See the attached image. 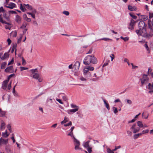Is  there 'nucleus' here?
Masks as SVG:
<instances>
[{
    "mask_svg": "<svg viewBox=\"0 0 153 153\" xmlns=\"http://www.w3.org/2000/svg\"><path fill=\"white\" fill-rule=\"evenodd\" d=\"M9 56V54L8 53H4V56L2 57L1 59L3 60H4L6 58H8Z\"/></svg>",
    "mask_w": 153,
    "mask_h": 153,
    "instance_id": "412c9836",
    "label": "nucleus"
},
{
    "mask_svg": "<svg viewBox=\"0 0 153 153\" xmlns=\"http://www.w3.org/2000/svg\"><path fill=\"white\" fill-rule=\"evenodd\" d=\"M136 22V21H135L133 19H131L128 26V29L131 30L134 29V26L135 25Z\"/></svg>",
    "mask_w": 153,
    "mask_h": 153,
    "instance_id": "0eeeda50",
    "label": "nucleus"
},
{
    "mask_svg": "<svg viewBox=\"0 0 153 153\" xmlns=\"http://www.w3.org/2000/svg\"><path fill=\"white\" fill-rule=\"evenodd\" d=\"M137 35L139 36H141L147 39V34L146 28L140 30H137L135 31Z\"/></svg>",
    "mask_w": 153,
    "mask_h": 153,
    "instance_id": "f03ea898",
    "label": "nucleus"
},
{
    "mask_svg": "<svg viewBox=\"0 0 153 153\" xmlns=\"http://www.w3.org/2000/svg\"><path fill=\"white\" fill-rule=\"evenodd\" d=\"M0 22L3 24H7L5 25V28L6 29L10 30L11 28V24L10 23L7 22L6 21H4L2 18L1 15H0Z\"/></svg>",
    "mask_w": 153,
    "mask_h": 153,
    "instance_id": "39448f33",
    "label": "nucleus"
},
{
    "mask_svg": "<svg viewBox=\"0 0 153 153\" xmlns=\"http://www.w3.org/2000/svg\"><path fill=\"white\" fill-rule=\"evenodd\" d=\"M4 6L7 8H10L11 9H12L16 7V4L14 3L11 2L8 4V6L5 5Z\"/></svg>",
    "mask_w": 153,
    "mask_h": 153,
    "instance_id": "f8f14e48",
    "label": "nucleus"
},
{
    "mask_svg": "<svg viewBox=\"0 0 153 153\" xmlns=\"http://www.w3.org/2000/svg\"><path fill=\"white\" fill-rule=\"evenodd\" d=\"M20 70L21 71H23L25 70H27L28 69V68L27 67H25L22 66H21L20 67Z\"/></svg>",
    "mask_w": 153,
    "mask_h": 153,
    "instance_id": "4d7b16f0",
    "label": "nucleus"
},
{
    "mask_svg": "<svg viewBox=\"0 0 153 153\" xmlns=\"http://www.w3.org/2000/svg\"><path fill=\"white\" fill-rule=\"evenodd\" d=\"M136 126V123L134 124L131 127V129H133V132L134 133H135L137 132H138L140 130V128H135Z\"/></svg>",
    "mask_w": 153,
    "mask_h": 153,
    "instance_id": "1a4fd4ad",
    "label": "nucleus"
},
{
    "mask_svg": "<svg viewBox=\"0 0 153 153\" xmlns=\"http://www.w3.org/2000/svg\"><path fill=\"white\" fill-rule=\"evenodd\" d=\"M149 80V78L148 77L147 75L143 74V78L140 79L141 86L146 85L148 83Z\"/></svg>",
    "mask_w": 153,
    "mask_h": 153,
    "instance_id": "7ed1b4c3",
    "label": "nucleus"
},
{
    "mask_svg": "<svg viewBox=\"0 0 153 153\" xmlns=\"http://www.w3.org/2000/svg\"><path fill=\"white\" fill-rule=\"evenodd\" d=\"M37 70V69L36 68L35 69H32L30 70V71L33 74H34L35 72H37V71H36Z\"/></svg>",
    "mask_w": 153,
    "mask_h": 153,
    "instance_id": "6e6d98bb",
    "label": "nucleus"
},
{
    "mask_svg": "<svg viewBox=\"0 0 153 153\" xmlns=\"http://www.w3.org/2000/svg\"><path fill=\"white\" fill-rule=\"evenodd\" d=\"M114 151L112 150H111V149L109 148H108L107 149V152L108 153H114Z\"/></svg>",
    "mask_w": 153,
    "mask_h": 153,
    "instance_id": "37998d69",
    "label": "nucleus"
},
{
    "mask_svg": "<svg viewBox=\"0 0 153 153\" xmlns=\"http://www.w3.org/2000/svg\"><path fill=\"white\" fill-rule=\"evenodd\" d=\"M3 16L7 22H10V15L8 14V12L6 11V12L4 13Z\"/></svg>",
    "mask_w": 153,
    "mask_h": 153,
    "instance_id": "ddd939ff",
    "label": "nucleus"
},
{
    "mask_svg": "<svg viewBox=\"0 0 153 153\" xmlns=\"http://www.w3.org/2000/svg\"><path fill=\"white\" fill-rule=\"evenodd\" d=\"M137 126H139L140 128H141L143 126V125L142 123L140 121H138L137 122Z\"/></svg>",
    "mask_w": 153,
    "mask_h": 153,
    "instance_id": "cd10ccee",
    "label": "nucleus"
},
{
    "mask_svg": "<svg viewBox=\"0 0 153 153\" xmlns=\"http://www.w3.org/2000/svg\"><path fill=\"white\" fill-rule=\"evenodd\" d=\"M80 65V63L78 61H76L74 63L73 68L75 70V72H76L79 70Z\"/></svg>",
    "mask_w": 153,
    "mask_h": 153,
    "instance_id": "6e6552de",
    "label": "nucleus"
},
{
    "mask_svg": "<svg viewBox=\"0 0 153 153\" xmlns=\"http://www.w3.org/2000/svg\"><path fill=\"white\" fill-rule=\"evenodd\" d=\"M149 116V114H148L147 116H146L144 114V113H143L142 114V116L145 119H147L148 118Z\"/></svg>",
    "mask_w": 153,
    "mask_h": 153,
    "instance_id": "0e129e2a",
    "label": "nucleus"
},
{
    "mask_svg": "<svg viewBox=\"0 0 153 153\" xmlns=\"http://www.w3.org/2000/svg\"><path fill=\"white\" fill-rule=\"evenodd\" d=\"M142 134L141 133H138L137 134H135L134 136V139H135L138 138L140 135Z\"/></svg>",
    "mask_w": 153,
    "mask_h": 153,
    "instance_id": "f704fd0d",
    "label": "nucleus"
},
{
    "mask_svg": "<svg viewBox=\"0 0 153 153\" xmlns=\"http://www.w3.org/2000/svg\"><path fill=\"white\" fill-rule=\"evenodd\" d=\"M149 18L150 19L153 17V13L150 12H149Z\"/></svg>",
    "mask_w": 153,
    "mask_h": 153,
    "instance_id": "052dcab7",
    "label": "nucleus"
},
{
    "mask_svg": "<svg viewBox=\"0 0 153 153\" xmlns=\"http://www.w3.org/2000/svg\"><path fill=\"white\" fill-rule=\"evenodd\" d=\"M6 64L7 63L5 62H4L1 65V68L2 69L4 68Z\"/></svg>",
    "mask_w": 153,
    "mask_h": 153,
    "instance_id": "603ef678",
    "label": "nucleus"
},
{
    "mask_svg": "<svg viewBox=\"0 0 153 153\" xmlns=\"http://www.w3.org/2000/svg\"><path fill=\"white\" fill-rule=\"evenodd\" d=\"M12 137H11V139H12V140H13V143H15L16 141V140L14 139V134H12Z\"/></svg>",
    "mask_w": 153,
    "mask_h": 153,
    "instance_id": "774afa93",
    "label": "nucleus"
},
{
    "mask_svg": "<svg viewBox=\"0 0 153 153\" xmlns=\"http://www.w3.org/2000/svg\"><path fill=\"white\" fill-rule=\"evenodd\" d=\"M87 68L88 69V71H93L94 70V68L93 67L90 66H88L87 67Z\"/></svg>",
    "mask_w": 153,
    "mask_h": 153,
    "instance_id": "58836bf2",
    "label": "nucleus"
},
{
    "mask_svg": "<svg viewBox=\"0 0 153 153\" xmlns=\"http://www.w3.org/2000/svg\"><path fill=\"white\" fill-rule=\"evenodd\" d=\"M72 125V122L71 121H70V122L67 123H66V124H65L64 125V126H65L66 127L69 126H71Z\"/></svg>",
    "mask_w": 153,
    "mask_h": 153,
    "instance_id": "09e8293b",
    "label": "nucleus"
},
{
    "mask_svg": "<svg viewBox=\"0 0 153 153\" xmlns=\"http://www.w3.org/2000/svg\"><path fill=\"white\" fill-rule=\"evenodd\" d=\"M56 100L60 104H63V102L62 101V100L61 99L56 98Z\"/></svg>",
    "mask_w": 153,
    "mask_h": 153,
    "instance_id": "69168bd1",
    "label": "nucleus"
},
{
    "mask_svg": "<svg viewBox=\"0 0 153 153\" xmlns=\"http://www.w3.org/2000/svg\"><path fill=\"white\" fill-rule=\"evenodd\" d=\"M128 9L131 11H135L137 10V8L135 6H132L129 5L128 6Z\"/></svg>",
    "mask_w": 153,
    "mask_h": 153,
    "instance_id": "dca6fc26",
    "label": "nucleus"
},
{
    "mask_svg": "<svg viewBox=\"0 0 153 153\" xmlns=\"http://www.w3.org/2000/svg\"><path fill=\"white\" fill-rule=\"evenodd\" d=\"M6 112L4 111H2L0 113V116L3 117L5 114Z\"/></svg>",
    "mask_w": 153,
    "mask_h": 153,
    "instance_id": "a18cd8bd",
    "label": "nucleus"
},
{
    "mask_svg": "<svg viewBox=\"0 0 153 153\" xmlns=\"http://www.w3.org/2000/svg\"><path fill=\"white\" fill-rule=\"evenodd\" d=\"M5 149L7 152L10 153L11 152V150L10 149V146L9 145H7L5 147Z\"/></svg>",
    "mask_w": 153,
    "mask_h": 153,
    "instance_id": "b1692460",
    "label": "nucleus"
},
{
    "mask_svg": "<svg viewBox=\"0 0 153 153\" xmlns=\"http://www.w3.org/2000/svg\"><path fill=\"white\" fill-rule=\"evenodd\" d=\"M144 46L145 47V48H146V50L148 51H149V47L147 45V43H146L144 45Z\"/></svg>",
    "mask_w": 153,
    "mask_h": 153,
    "instance_id": "e2e57ef3",
    "label": "nucleus"
},
{
    "mask_svg": "<svg viewBox=\"0 0 153 153\" xmlns=\"http://www.w3.org/2000/svg\"><path fill=\"white\" fill-rule=\"evenodd\" d=\"M6 10H4L3 9V8L2 7H0V12H2L3 13H5L6 12Z\"/></svg>",
    "mask_w": 153,
    "mask_h": 153,
    "instance_id": "8fccbe9b",
    "label": "nucleus"
},
{
    "mask_svg": "<svg viewBox=\"0 0 153 153\" xmlns=\"http://www.w3.org/2000/svg\"><path fill=\"white\" fill-rule=\"evenodd\" d=\"M121 147L120 146H115V148L114 149H113V150L114 151H116L117 149H120L121 148Z\"/></svg>",
    "mask_w": 153,
    "mask_h": 153,
    "instance_id": "338daca9",
    "label": "nucleus"
},
{
    "mask_svg": "<svg viewBox=\"0 0 153 153\" xmlns=\"http://www.w3.org/2000/svg\"><path fill=\"white\" fill-rule=\"evenodd\" d=\"M32 77L33 78L37 79L39 77V75L38 74L36 73L33 75Z\"/></svg>",
    "mask_w": 153,
    "mask_h": 153,
    "instance_id": "a878e982",
    "label": "nucleus"
},
{
    "mask_svg": "<svg viewBox=\"0 0 153 153\" xmlns=\"http://www.w3.org/2000/svg\"><path fill=\"white\" fill-rule=\"evenodd\" d=\"M126 102L128 104L131 105L132 103V102L130 100L126 99Z\"/></svg>",
    "mask_w": 153,
    "mask_h": 153,
    "instance_id": "3c124183",
    "label": "nucleus"
},
{
    "mask_svg": "<svg viewBox=\"0 0 153 153\" xmlns=\"http://www.w3.org/2000/svg\"><path fill=\"white\" fill-rule=\"evenodd\" d=\"M15 21L17 23L19 24L21 22V17L18 15H16V17Z\"/></svg>",
    "mask_w": 153,
    "mask_h": 153,
    "instance_id": "a211bd4d",
    "label": "nucleus"
},
{
    "mask_svg": "<svg viewBox=\"0 0 153 153\" xmlns=\"http://www.w3.org/2000/svg\"><path fill=\"white\" fill-rule=\"evenodd\" d=\"M16 44L13 43L12 44V49L11 51L12 53H13V52L15 50V54H16Z\"/></svg>",
    "mask_w": 153,
    "mask_h": 153,
    "instance_id": "f3484780",
    "label": "nucleus"
},
{
    "mask_svg": "<svg viewBox=\"0 0 153 153\" xmlns=\"http://www.w3.org/2000/svg\"><path fill=\"white\" fill-rule=\"evenodd\" d=\"M7 128L9 130V131L10 132H11V126L10 124H8L7 125Z\"/></svg>",
    "mask_w": 153,
    "mask_h": 153,
    "instance_id": "864d4df0",
    "label": "nucleus"
},
{
    "mask_svg": "<svg viewBox=\"0 0 153 153\" xmlns=\"http://www.w3.org/2000/svg\"><path fill=\"white\" fill-rule=\"evenodd\" d=\"M22 65L23 66L25 65L26 64V62L23 57H22Z\"/></svg>",
    "mask_w": 153,
    "mask_h": 153,
    "instance_id": "79ce46f5",
    "label": "nucleus"
},
{
    "mask_svg": "<svg viewBox=\"0 0 153 153\" xmlns=\"http://www.w3.org/2000/svg\"><path fill=\"white\" fill-rule=\"evenodd\" d=\"M20 9L21 10H22L23 12H25V10H26V9L24 7L22 4H20Z\"/></svg>",
    "mask_w": 153,
    "mask_h": 153,
    "instance_id": "e433bc0d",
    "label": "nucleus"
},
{
    "mask_svg": "<svg viewBox=\"0 0 153 153\" xmlns=\"http://www.w3.org/2000/svg\"><path fill=\"white\" fill-rule=\"evenodd\" d=\"M103 100L106 107L107 108L108 110H109L110 108L109 104L106 102V101L105 99H103Z\"/></svg>",
    "mask_w": 153,
    "mask_h": 153,
    "instance_id": "aec40b11",
    "label": "nucleus"
},
{
    "mask_svg": "<svg viewBox=\"0 0 153 153\" xmlns=\"http://www.w3.org/2000/svg\"><path fill=\"white\" fill-rule=\"evenodd\" d=\"M62 95V97L63 100L64 101H66L67 100L66 96H65V94L63 93H60L59 94V95Z\"/></svg>",
    "mask_w": 153,
    "mask_h": 153,
    "instance_id": "393cba45",
    "label": "nucleus"
},
{
    "mask_svg": "<svg viewBox=\"0 0 153 153\" xmlns=\"http://www.w3.org/2000/svg\"><path fill=\"white\" fill-rule=\"evenodd\" d=\"M100 40H104L105 41H108L109 40H110L111 41H112V39L108 38H103L100 39Z\"/></svg>",
    "mask_w": 153,
    "mask_h": 153,
    "instance_id": "a19ab883",
    "label": "nucleus"
},
{
    "mask_svg": "<svg viewBox=\"0 0 153 153\" xmlns=\"http://www.w3.org/2000/svg\"><path fill=\"white\" fill-rule=\"evenodd\" d=\"M68 118L65 117L64 118V120L61 122V124H62L63 123H65L68 121Z\"/></svg>",
    "mask_w": 153,
    "mask_h": 153,
    "instance_id": "c756f323",
    "label": "nucleus"
},
{
    "mask_svg": "<svg viewBox=\"0 0 153 153\" xmlns=\"http://www.w3.org/2000/svg\"><path fill=\"white\" fill-rule=\"evenodd\" d=\"M129 15L130 16H131L133 19H136L137 17L136 16L133 15V13H129Z\"/></svg>",
    "mask_w": 153,
    "mask_h": 153,
    "instance_id": "473e14b6",
    "label": "nucleus"
},
{
    "mask_svg": "<svg viewBox=\"0 0 153 153\" xmlns=\"http://www.w3.org/2000/svg\"><path fill=\"white\" fill-rule=\"evenodd\" d=\"M29 10H31L33 9V7L31 5H30L29 4H27L26 5V7Z\"/></svg>",
    "mask_w": 153,
    "mask_h": 153,
    "instance_id": "4c0bfd02",
    "label": "nucleus"
},
{
    "mask_svg": "<svg viewBox=\"0 0 153 153\" xmlns=\"http://www.w3.org/2000/svg\"><path fill=\"white\" fill-rule=\"evenodd\" d=\"M27 14L30 15L33 18V19H35V14H33V13L30 12H28L27 13Z\"/></svg>",
    "mask_w": 153,
    "mask_h": 153,
    "instance_id": "49530a36",
    "label": "nucleus"
},
{
    "mask_svg": "<svg viewBox=\"0 0 153 153\" xmlns=\"http://www.w3.org/2000/svg\"><path fill=\"white\" fill-rule=\"evenodd\" d=\"M152 88V84L150 83H149L148 85L146 86V88H148L149 90L153 89Z\"/></svg>",
    "mask_w": 153,
    "mask_h": 153,
    "instance_id": "c9c22d12",
    "label": "nucleus"
},
{
    "mask_svg": "<svg viewBox=\"0 0 153 153\" xmlns=\"http://www.w3.org/2000/svg\"><path fill=\"white\" fill-rule=\"evenodd\" d=\"M73 139L74 144L75 145V150L78 149L82 150V149L79 147L80 142L79 141L77 140L75 137H74V138Z\"/></svg>",
    "mask_w": 153,
    "mask_h": 153,
    "instance_id": "20e7f679",
    "label": "nucleus"
},
{
    "mask_svg": "<svg viewBox=\"0 0 153 153\" xmlns=\"http://www.w3.org/2000/svg\"><path fill=\"white\" fill-rule=\"evenodd\" d=\"M83 146L85 148H88L90 147L89 144L86 142H83Z\"/></svg>",
    "mask_w": 153,
    "mask_h": 153,
    "instance_id": "bb28decb",
    "label": "nucleus"
},
{
    "mask_svg": "<svg viewBox=\"0 0 153 153\" xmlns=\"http://www.w3.org/2000/svg\"><path fill=\"white\" fill-rule=\"evenodd\" d=\"M140 18L143 20L142 21H146L148 19V17L146 15H141L140 16Z\"/></svg>",
    "mask_w": 153,
    "mask_h": 153,
    "instance_id": "4be33fe9",
    "label": "nucleus"
},
{
    "mask_svg": "<svg viewBox=\"0 0 153 153\" xmlns=\"http://www.w3.org/2000/svg\"><path fill=\"white\" fill-rule=\"evenodd\" d=\"M97 62V59L93 55L87 56L83 60V64L86 65H89L91 63L95 64Z\"/></svg>",
    "mask_w": 153,
    "mask_h": 153,
    "instance_id": "f257e3e1",
    "label": "nucleus"
},
{
    "mask_svg": "<svg viewBox=\"0 0 153 153\" xmlns=\"http://www.w3.org/2000/svg\"><path fill=\"white\" fill-rule=\"evenodd\" d=\"M8 82V80H5L3 82L2 87L3 89L5 90L6 88Z\"/></svg>",
    "mask_w": 153,
    "mask_h": 153,
    "instance_id": "2eb2a0df",
    "label": "nucleus"
},
{
    "mask_svg": "<svg viewBox=\"0 0 153 153\" xmlns=\"http://www.w3.org/2000/svg\"><path fill=\"white\" fill-rule=\"evenodd\" d=\"M84 77L87 79H89L91 76V73L90 72L86 73L84 74Z\"/></svg>",
    "mask_w": 153,
    "mask_h": 153,
    "instance_id": "5701e85b",
    "label": "nucleus"
},
{
    "mask_svg": "<svg viewBox=\"0 0 153 153\" xmlns=\"http://www.w3.org/2000/svg\"><path fill=\"white\" fill-rule=\"evenodd\" d=\"M8 139L5 140L2 137L0 138V146L2 145H6L8 143Z\"/></svg>",
    "mask_w": 153,
    "mask_h": 153,
    "instance_id": "9b49d317",
    "label": "nucleus"
},
{
    "mask_svg": "<svg viewBox=\"0 0 153 153\" xmlns=\"http://www.w3.org/2000/svg\"><path fill=\"white\" fill-rule=\"evenodd\" d=\"M147 25L145 24L143 21H140L138 24L139 29H141L145 28H146Z\"/></svg>",
    "mask_w": 153,
    "mask_h": 153,
    "instance_id": "423d86ee",
    "label": "nucleus"
},
{
    "mask_svg": "<svg viewBox=\"0 0 153 153\" xmlns=\"http://www.w3.org/2000/svg\"><path fill=\"white\" fill-rule=\"evenodd\" d=\"M63 13L66 16H68L69 14V13L68 11H64L63 12Z\"/></svg>",
    "mask_w": 153,
    "mask_h": 153,
    "instance_id": "bf43d9fd",
    "label": "nucleus"
},
{
    "mask_svg": "<svg viewBox=\"0 0 153 153\" xmlns=\"http://www.w3.org/2000/svg\"><path fill=\"white\" fill-rule=\"evenodd\" d=\"M68 135L70 136L72 139L74 138V137H75L73 135V132L72 131H70V132L68 134Z\"/></svg>",
    "mask_w": 153,
    "mask_h": 153,
    "instance_id": "ea45409f",
    "label": "nucleus"
},
{
    "mask_svg": "<svg viewBox=\"0 0 153 153\" xmlns=\"http://www.w3.org/2000/svg\"><path fill=\"white\" fill-rule=\"evenodd\" d=\"M92 148L90 147H89L87 148V149L88 153H91V152H92Z\"/></svg>",
    "mask_w": 153,
    "mask_h": 153,
    "instance_id": "13d9d810",
    "label": "nucleus"
},
{
    "mask_svg": "<svg viewBox=\"0 0 153 153\" xmlns=\"http://www.w3.org/2000/svg\"><path fill=\"white\" fill-rule=\"evenodd\" d=\"M8 14L10 15V14H16L17 13L16 11H13V10H10L8 12Z\"/></svg>",
    "mask_w": 153,
    "mask_h": 153,
    "instance_id": "c03bdc74",
    "label": "nucleus"
},
{
    "mask_svg": "<svg viewBox=\"0 0 153 153\" xmlns=\"http://www.w3.org/2000/svg\"><path fill=\"white\" fill-rule=\"evenodd\" d=\"M113 109L114 110V114H116L118 112V110L117 108L113 107Z\"/></svg>",
    "mask_w": 153,
    "mask_h": 153,
    "instance_id": "de8ad7c7",
    "label": "nucleus"
},
{
    "mask_svg": "<svg viewBox=\"0 0 153 153\" xmlns=\"http://www.w3.org/2000/svg\"><path fill=\"white\" fill-rule=\"evenodd\" d=\"M5 123L3 122V121H1V129H2L3 128H4L5 127Z\"/></svg>",
    "mask_w": 153,
    "mask_h": 153,
    "instance_id": "2f4dec72",
    "label": "nucleus"
},
{
    "mask_svg": "<svg viewBox=\"0 0 153 153\" xmlns=\"http://www.w3.org/2000/svg\"><path fill=\"white\" fill-rule=\"evenodd\" d=\"M89 71L87 67L85 68L83 70V74L89 72Z\"/></svg>",
    "mask_w": 153,
    "mask_h": 153,
    "instance_id": "72a5a7b5",
    "label": "nucleus"
},
{
    "mask_svg": "<svg viewBox=\"0 0 153 153\" xmlns=\"http://www.w3.org/2000/svg\"><path fill=\"white\" fill-rule=\"evenodd\" d=\"M2 135L3 137L5 138L7 137L9 135L7 134V131L6 130L5 132H3L2 133Z\"/></svg>",
    "mask_w": 153,
    "mask_h": 153,
    "instance_id": "c85d7f7f",
    "label": "nucleus"
},
{
    "mask_svg": "<svg viewBox=\"0 0 153 153\" xmlns=\"http://www.w3.org/2000/svg\"><path fill=\"white\" fill-rule=\"evenodd\" d=\"M4 71L6 73H13L14 71L13 70V66H10L7 67L5 70Z\"/></svg>",
    "mask_w": 153,
    "mask_h": 153,
    "instance_id": "9d476101",
    "label": "nucleus"
},
{
    "mask_svg": "<svg viewBox=\"0 0 153 153\" xmlns=\"http://www.w3.org/2000/svg\"><path fill=\"white\" fill-rule=\"evenodd\" d=\"M27 25V23L26 22H24L22 24V26L20 27V28L24 29L25 28Z\"/></svg>",
    "mask_w": 153,
    "mask_h": 153,
    "instance_id": "7c9ffc66",
    "label": "nucleus"
},
{
    "mask_svg": "<svg viewBox=\"0 0 153 153\" xmlns=\"http://www.w3.org/2000/svg\"><path fill=\"white\" fill-rule=\"evenodd\" d=\"M71 108H79V107L78 106H77L76 105H74L73 104H71Z\"/></svg>",
    "mask_w": 153,
    "mask_h": 153,
    "instance_id": "680f3d73",
    "label": "nucleus"
},
{
    "mask_svg": "<svg viewBox=\"0 0 153 153\" xmlns=\"http://www.w3.org/2000/svg\"><path fill=\"white\" fill-rule=\"evenodd\" d=\"M153 36V30H150L149 33L147 34V39H149Z\"/></svg>",
    "mask_w": 153,
    "mask_h": 153,
    "instance_id": "6ab92c4d",
    "label": "nucleus"
},
{
    "mask_svg": "<svg viewBox=\"0 0 153 153\" xmlns=\"http://www.w3.org/2000/svg\"><path fill=\"white\" fill-rule=\"evenodd\" d=\"M79 110V108H77L74 109L68 110L67 111V112L69 114H72L77 111Z\"/></svg>",
    "mask_w": 153,
    "mask_h": 153,
    "instance_id": "4468645a",
    "label": "nucleus"
},
{
    "mask_svg": "<svg viewBox=\"0 0 153 153\" xmlns=\"http://www.w3.org/2000/svg\"><path fill=\"white\" fill-rule=\"evenodd\" d=\"M149 129H146V130H143L142 132V134H146V133H147L149 132Z\"/></svg>",
    "mask_w": 153,
    "mask_h": 153,
    "instance_id": "5fc2aeb1",
    "label": "nucleus"
}]
</instances>
